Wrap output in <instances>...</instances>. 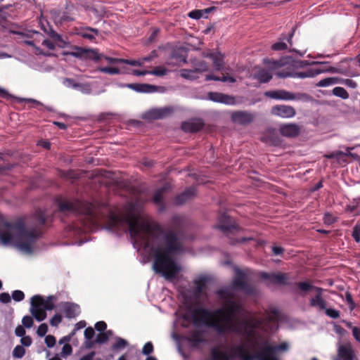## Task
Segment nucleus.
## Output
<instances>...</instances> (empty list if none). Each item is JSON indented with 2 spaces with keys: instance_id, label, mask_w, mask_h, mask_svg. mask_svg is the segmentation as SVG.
Returning a JSON list of instances; mask_svg holds the SVG:
<instances>
[{
  "instance_id": "obj_1",
  "label": "nucleus",
  "mask_w": 360,
  "mask_h": 360,
  "mask_svg": "<svg viewBox=\"0 0 360 360\" xmlns=\"http://www.w3.org/2000/svg\"><path fill=\"white\" fill-rule=\"evenodd\" d=\"M59 210L85 216L89 226L100 223L112 231H129L135 248H143L154 255L153 269L165 279L172 281L181 271V266L173 256L179 252L181 244L172 230L164 233L162 227L153 220L140 214L133 203L126 207V213L120 214L107 202H89L79 200H57Z\"/></svg>"
},
{
  "instance_id": "obj_2",
  "label": "nucleus",
  "mask_w": 360,
  "mask_h": 360,
  "mask_svg": "<svg viewBox=\"0 0 360 360\" xmlns=\"http://www.w3.org/2000/svg\"><path fill=\"white\" fill-rule=\"evenodd\" d=\"M195 326H206L219 335L235 333L245 338H253L255 330L262 328L266 331L277 328L278 309L273 308L267 311L265 319L249 317V313L242 305L231 300L224 307L210 310L202 307L194 309L191 314Z\"/></svg>"
},
{
  "instance_id": "obj_3",
  "label": "nucleus",
  "mask_w": 360,
  "mask_h": 360,
  "mask_svg": "<svg viewBox=\"0 0 360 360\" xmlns=\"http://www.w3.org/2000/svg\"><path fill=\"white\" fill-rule=\"evenodd\" d=\"M279 316L277 322V328L273 331H266L262 328L259 330L266 333H274L278 328V322L281 319V313L278 311ZM257 330H255V335L253 338H247L248 340L245 342L236 345L231 348V354L220 351L217 348H212L211 355L213 360H279L277 354L278 352H286L289 349V345L283 342L278 345H270L268 342H264L259 345V350L255 352L257 341L255 340L257 337Z\"/></svg>"
},
{
  "instance_id": "obj_4",
  "label": "nucleus",
  "mask_w": 360,
  "mask_h": 360,
  "mask_svg": "<svg viewBox=\"0 0 360 360\" xmlns=\"http://www.w3.org/2000/svg\"><path fill=\"white\" fill-rule=\"evenodd\" d=\"M39 236L36 230L27 229L21 219L13 224L0 219V240L4 245H13L19 250L30 254Z\"/></svg>"
},
{
  "instance_id": "obj_5",
  "label": "nucleus",
  "mask_w": 360,
  "mask_h": 360,
  "mask_svg": "<svg viewBox=\"0 0 360 360\" xmlns=\"http://www.w3.org/2000/svg\"><path fill=\"white\" fill-rule=\"evenodd\" d=\"M234 270L235 276L233 278L231 286L219 289L216 292L219 297L223 300L226 304H228L229 302L231 300L235 301L233 300V289L240 290L246 295H254L257 291L256 288L250 285L247 281L248 273V269L242 270L236 267Z\"/></svg>"
},
{
  "instance_id": "obj_6",
  "label": "nucleus",
  "mask_w": 360,
  "mask_h": 360,
  "mask_svg": "<svg viewBox=\"0 0 360 360\" xmlns=\"http://www.w3.org/2000/svg\"><path fill=\"white\" fill-rule=\"evenodd\" d=\"M264 96L275 100L293 101L301 99L305 97L306 94H294L284 89H278L266 91Z\"/></svg>"
},
{
  "instance_id": "obj_7",
  "label": "nucleus",
  "mask_w": 360,
  "mask_h": 360,
  "mask_svg": "<svg viewBox=\"0 0 360 360\" xmlns=\"http://www.w3.org/2000/svg\"><path fill=\"white\" fill-rule=\"evenodd\" d=\"M261 278L266 281V285H288V276L287 274L284 273H259Z\"/></svg>"
},
{
  "instance_id": "obj_8",
  "label": "nucleus",
  "mask_w": 360,
  "mask_h": 360,
  "mask_svg": "<svg viewBox=\"0 0 360 360\" xmlns=\"http://www.w3.org/2000/svg\"><path fill=\"white\" fill-rule=\"evenodd\" d=\"M271 113L282 118H292L296 115V111L290 105H276L271 108Z\"/></svg>"
},
{
  "instance_id": "obj_9",
  "label": "nucleus",
  "mask_w": 360,
  "mask_h": 360,
  "mask_svg": "<svg viewBox=\"0 0 360 360\" xmlns=\"http://www.w3.org/2000/svg\"><path fill=\"white\" fill-rule=\"evenodd\" d=\"M355 353L351 343L347 342L339 345L338 347V355L334 360H354Z\"/></svg>"
},
{
  "instance_id": "obj_10",
  "label": "nucleus",
  "mask_w": 360,
  "mask_h": 360,
  "mask_svg": "<svg viewBox=\"0 0 360 360\" xmlns=\"http://www.w3.org/2000/svg\"><path fill=\"white\" fill-rule=\"evenodd\" d=\"M264 63L268 65L271 69L276 70V75L279 78H286V77H292V76H288L287 75H292L293 71L290 70L289 68H285L283 69H280L283 64L281 61L278 60H271L268 58L264 59Z\"/></svg>"
},
{
  "instance_id": "obj_11",
  "label": "nucleus",
  "mask_w": 360,
  "mask_h": 360,
  "mask_svg": "<svg viewBox=\"0 0 360 360\" xmlns=\"http://www.w3.org/2000/svg\"><path fill=\"white\" fill-rule=\"evenodd\" d=\"M56 297L53 295L49 296L44 300L41 295H34L31 298V305H34V302H37L45 311H51L55 308V302Z\"/></svg>"
},
{
  "instance_id": "obj_12",
  "label": "nucleus",
  "mask_w": 360,
  "mask_h": 360,
  "mask_svg": "<svg viewBox=\"0 0 360 360\" xmlns=\"http://www.w3.org/2000/svg\"><path fill=\"white\" fill-rule=\"evenodd\" d=\"M119 86L120 87H127L136 92L147 94L156 92L159 89V86L148 84H121Z\"/></svg>"
},
{
  "instance_id": "obj_13",
  "label": "nucleus",
  "mask_w": 360,
  "mask_h": 360,
  "mask_svg": "<svg viewBox=\"0 0 360 360\" xmlns=\"http://www.w3.org/2000/svg\"><path fill=\"white\" fill-rule=\"evenodd\" d=\"M219 222L220 224L216 225L215 228L221 230L227 235L234 233L235 231L238 230V226L236 224H232L229 217L226 214H223L219 217Z\"/></svg>"
},
{
  "instance_id": "obj_14",
  "label": "nucleus",
  "mask_w": 360,
  "mask_h": 360,
  "mask_svg": "<svg viewBox=\"0 0 360 360\" xmlns=\"http://www.w3.org/2000/svg\"><path fill=\"white\" fill-rule=\"evenodd\" d=\"M255 118L254 114L247 111L235 112L231 115L233 122L242 125H246L251 123Z\"/></svg>"
},
{
  "instance_id": "obj_15",
  "label": "nucleus",
  "mask_w": 360,
  "mask_h": 360,
  "mask_svg": "<svg viewBox=\"0 0 360 360\" xmlns=\"http://www.w3.org/2000/svg\"><path fill=\"white\" fill-rule=\"evenodd\" d=\"M207 97L210 101L217 103H221L226 105H234L236 100L233 96L224 94L218 92H210L207 94Z\"/></svg>"
},
{
  "instance_id": "obj_16",
  "label": "nucleus",
  "mask_w": 360,
  "mask_h": 360,
  "mask_svg": "<svg viewBox=\"0 0 360 360\" xmlns=\"http://www.w3.org/2000/svg\"><path fill=\"white\" fill-rule=\"evenodd\" d=\"M279 131L283 136L293 138L300 134V127L295 123L286 124L280 126Z\"/></svg>"
},
{
  "instance_id": "obj_17",
  "label": "nucleus",
  "mask_w": 360,
  "mask_h": 360,
  "mask_svg": "<svg viewBox=\"0 0 360 360\" xmlns=\"http://www.w3.org/2000/svg\"><path fill=\"white\" fill-rule=\"evenodd\" d=\"M204 126V122L201 119H193L184 122L181 124V129L185 132H197Z\"/></svg>"
},
{
  "instance_id": "obj_18",
  "label": "nucleus",
  "mask_w": 360,
  "mask_h": 360,
  "mask_svg": "<svg viewBox=\"0 0 360 360\" xmlns=\"http://www.w3.org/2000/svg\"><path fill=\"white\" fill-rule=\"evenodd\" d=\"M324 70L320 68H309L304 71L300 72H295L293 71L292 75H288V76H292V78H310L314 77L316 75L323 72Z\"/></svg>"
},
{
  "instance_id": "obj_19",
  "label": "nucleus",
  "mask_w": 360,
  "mask_h": 360,
  "mask_svg": "<svg viewBox=\"0 0 360 360\" xmlns=\"http://www.w3.org/2000/svg\"><path fill=\"white\" fill-rule=\"evenodd\" d=\"M195 195V190L194 187L186 188L183 193L178 195L174 199V203L177 205L184 204L188 200L192 198Z\"/></svg>"
},
{
  "instance_id": "obj_20",
  "label": "nucleus",
  "mask_w": 360,
  "mask_h": 360,
  "mask_svg": "<svg viewBox=\"0 0 360 360\" xmlns=\"http://www.w3.org/2000/svg\"><path fill=\"white\" fill-rule=\"evenodd\" d=\"M63 307L65 316L69 319L75 318L80 313L79 306L74 303L65 302Z\"/></svg>"
},
{
  "instance_id": "obj_21",
  "label": "nucleus",
  "mask_w": 360,
  "mask_h": 360,
  "mask_svg": "<svg viewBox=\"0 0 360 360\" xmlns=\"http://www.w3.org/2000/svg\"><path fill=\"white\" fill-rule=\"evenodd\" d=\"M209 280L210 277L206 275H201L194 280V294L196 296H200L201 295Z\"/></svg>"
},
{
  "instance_id": "obj_22",
  "label": "nucleus",
  "mask_w": 360,
  "mask_h": 360,
  "mask_svg": "<svg viewBox=\"0 0 360 360\" xmlns=\"http://www.w3.org/2000/svg\"><path fill=\"white\" fill-rule=\"evenodd\" d=\"M30 312L37 321H42L46 318L45 309L37 302H34V305H31Z\"/></svg>"
},
{
  "instance_id": "obj_23",
  "label": "nucleus",
  "mask_w": 360,
  "mask_h": 360,
  "mask_svg": "<svg viewBox=\"0 0 360 360\" xmlns=\"http://www.w3.org/2000/svg\"><path fill=\"white\" fill-rule=\"evenodd\" d=\"M54 20L60 24L65 22L73 21L74 17L68 11H54L53 14Z\"/></svg>"
},
{
  "instance_id": "obj_24",
  "label": "nucleus",
  "mask_w": 360,
  "mask_h": 360,
  "mask_svg": "<svg viewBox=\"0 0 360 360\" xmlns=\"http://www.w3.org/2000/svg\"><path fill=\"white\" fill-rule=\"evenodd\" d=\"M98 30L90 27L81 28L78 32V34L80 35L82 37L89 39L90 41L94 40L96 37L98 36Z\"/></svg>"
},
{
  "instance_id": "obj_25",
  "label": "nucleus",
  "mask_w": 360,
  "mask_h": 360,
  "mask_svg": "<svg viewBox=\"0 0 360 360\" xmlns=\"http://www.w3.org/2000/svg\"><path fill=\"white\" fill-rule=\"evenodd\" d=\"M295 32V29H292V31L288 34L287 37L283 38L282 41H277L274 43L271 46V49L274 51H283L286 50L288 49L287 44L283 41L284 40H286L290 45L292 44V38L293 37Z\"/></svg>"
},
{
  "instance_id": "obj_26",
  "label": "nucleus",
  "mask_w": 360,
  "mask_h": 360,
  "mask_svg": "<svg viewBox=\"0 0 360 360\" xmlns=\"http://www.w3.org/2000/svg\"><path fill=\"white\" fill-rule=\"evenodd\" d=\"M253 78L259 80L261 83H266L271 79L272 75L269 70L260 68L254 74Z\"/></svg>"
},
{
  "instance_id": "obj_27",
  "label": "nucleus",
  "mask_w": 360,
  "mask_h": 360,
  "mask_svg": "<svg viewBox=\"0 0 360 360\" xmlns=\"http://www.w3.org/2000/svg\"><path fill=\"white\" fill-rule=\"evenodd\" d=\"M214 9V7H210L202 10H193L189 12L188 15L192 19L199 20L201 18H207V14H209Z\"/></svg>"
},
{
  "instance_id": "obj_28",
  "label": "nucleus",
  "mask_w": 360,
  "mask_h": 360,
  "mask_svg": "<svg viewBox=\"0 0 360 360\" xmlns=\"http://www.w3.org/2000/svg\"><path fill=\"white\" fill-rule=\"evenodd\" d=\"M103 55L99 53L96 49H85L84 60L89 59L97 62L103 58Z\"/></svg>"
},
{
  "instance_id": "obj_29",
  "label": "nucleus",
  "mask_w": 360,
  "mask_h": 360,
  "mask_svg": "<svg viewBox=\"0 0 360 360\" xmlns=\"http://www.w3.org/2000/svg\"><path fill=\"white\" fill-rule=\"evenodd\" d=\"M341 83V78L338 77H326L321 79L317 84L316 86L319 87H327L333 86L334 84Z\"/></svg>"
},
{
  "instance_id": "obj_30",
  "label": "nucleus",
  "mask_w": 360,
  "mask_h": 360,
  "mask_svg": "<svg viewBox=\"0 0 360 360\" xmlns=\"http://www.w3.org/2000/svg\"><path fill=\"white\" fill-rule=\"evenodd\" d=\"M209 57L212 59L213 65L216 70L219 71L223 70L224 66L223 56L219 53H210Z\"/></svg>"
},
{
  "instance_id": "obj_31",
  "label": "nucleus",
  "mask_w": 360,
  "mask_h": 360,
  "mask_svg": "<svg viewBox=\"0 0 360 360\" xmlns=\"http://www.w3.org/2000/svg\"><path fill=\"white\" fill-rule=\"evenodd\" d=\"M191 63L194 67L193 70H195V73L207 72L209 70L207 63L204 60L191 59Z\"/></svg>"
},
{
  "instance_id": "obj_32",
  "label": "nucleus",
  "mask_w": 360,
  "mask_h": 360,
  "mask_svg": "<svg viewBox=\"0 0 360 360\" xmlns=\"http://www.w3.org/2000/svg\"><path fill=\"white\" fill-rule=\"evenodd\" d=\"M310 305L313 307H318L321 310L326 309V301L322 296L316 295L310 300Z\"/></svg>"
},
{
  "instance_id": "obj_33",
  "label": "nucleus",
  "mask_w": 360,
  "mask_h": 360,
  "mask_svg": "<svg viewBox=\"0 0 360 360\" xmlns=\"http://www.w3.org/2000/svg\"><path fill=\"white\" fill-rule=\"evenodd\" d=\"M85 54V49L78 46H75L72 51H66L63 53L65 56H72L73 57L84 59Z\"/></svg>"
},
{
  "instance_id": "obj_34",
  "label": "nucleus",
  "mask_w": 360,
  "mask_h": 360,
  "mask_svg": "<svg viewBox=\"0 0 360 360\" xmlns=\"http://www.w3.org/2000/svg\"><path fill=\"white\" fill-rule=\"evenodd\" d=\"M129 345V342L124 338L120 337L115 338V342L112 346L113 351H120L124 349Z\"/></svg>"
},
{
  "instance_id": "obj_35",
  "label": "nucleus",
  "mask_w": 360,
  "mask_h": 360,
  "mask_svg": "<svg viewBox=\"0 0 360 360\" xmlns=\"http://www.w3.org/2000/svg\"><path fill=\"white\" fill-rule=\"evenodd\" d=\"M205 80L206 81H210V80L221 81L223 82H229L230 83L236 82V79L233 77L223 76V77H220L214 76V75H211V74L206 75Z\"/></svg>"
},
{
  "instance_id": "obj_36",
  "label": "nucleus",
  "mask_w": 360,
  "mask_h": 360,
  "mask_svg": "<svg viewBox=\"0 0 360 360\" xmlns=\"http://www.w3.org/2000/svg\"><path fill=\"white\" fill-rule=\"evenodd\" d=\"M188 340L194 345H198L203 342L202 334L199 331H192L189 333Z\"/></svg>"
},
{
  "instance_id": "obj_37",
  "label": "nucleus",
  "mask_w": 360,
  "mask_h": 360,
  "mask_svg": "<svg viewBox=\"0 0 360 360\" xmlns=\"http://www.w3.org/2000/svg\"><path fill=\"white\" fill-rule=\"evenodd\" d=\"M352 149V148L347 147L346 150L347 151V153H344L342 151L333 152L330 154L325 155L324 157H326L328 159L339 158L340 156H345V155L354 157V154L349 153V150Z\"/></svg>"
},
{
  "instance_id": "obj_38",
  "label": "nucleus",
  "mask_w": 360,
  "mask_h": 360,
  "mask_svg": "<svg viewBox=\"0 0 360 360\" xmlns=\"http://www.w3.org/2000/svg\"><path fill=\"white\" fill-rule=\"evenodd\" d=\"M180 75L183 78L189 80H195L198 78V77L195 75V70H193L182 69L180 70Z\"/></svg>"
},
{
  "instance_id": "obj_39",
  "label": "nucleus",
  "mask_w": 360,
  "mask_h": 360,
  "mask_svg": "<svg viewBox=\"0 0 360 360\" xmlns=\"http://www.w3.org/2000/svg\"><path fill=\"white\" fill-rule=\"evenodd\" d=\"M165 191L166 188L162 187L155 192L153 200L155 204L162 205L163 194Z\"/></svg>"
},
{
  "instance_id": "obj_40",
  "label": "nucleus",
  "mask_w": 360,
  "mask_h": 360,
  "mask_svg": "<svg viewBox=\"0 0 360 360\" xmlns=\"http://www.w3.org/2000/svg\"><path fill=\"white\" fill-rule=\"evenodd\" d=\"M333 94L335 96L340 97L342 99H347L349 98V94L343 87H340V86L335 87L333 89Z\"/></svg>"
},
{
  "instance_id": "obj_41",
  "label": "nucleus",
  "mask_w": 360,
  "mask_h": 360,
  "mask_svg": "<svg viewBox=\"0 0 360 360\" xmlns=\"http://www.w3.org/2000/svg\"><path fill=\"white\" fill-rule=\"evenodd\" d=\"M143 117L146 120H159V113L158 108H153L146 112Z\"/></svg>"
},
{
  "instance_id": "obj_42",
  "label": "nucleus",
  "mask_w": 360,
  "mask_h": 360,
  "mask_svg": "<svg viewBox=\"0 0 360 360\" xmlns=\"http://www.w3.org/2000/svg\"><path fill=\"white\" fill-rule=\"evenodd\" d=\"M97 70L109 75H118L120 73L119 68L113 67H100Z\"/></svg>"
},
{
  "instance_id": "obj_43",
  "label": "nucleus",
  "mask_w": 360,
  "mask_h": 360,
  "mask_svg": "<svg viewBox=\"0 0 360 360\" xmlns=\"http://www.w3.org/2000/svg\"><path fill=\"white\" fill-rule=\"evenodd\" d=\"M160 119L168 117L173 112V108L171 107H163L158 108Z\"/></svg>"
},
{
  "instance_id": "obj_44",
  "label": "nucleus",
  "mask_w": 360,
  "mask_h": 360,
  "mask_svg": "<svg viewBox=\"0 0 360 360\" xmlns=\"http://www.w3.org/2000/svg\"><path fill=\"white\" fill-rule=\"evenodd\" d=\"M25 354V349L21 345H17L13 350V356L17 359H21Z\"/></svg>"
},
{
  "instance_id": "obj_45",
  "label": "nucleus",
  "mask_w": 360,
  "mask_h": 360,
  "mask_svg": "<svg viewBox=\"0 0 360 360\" xmlns=\"http://www.w3.org/2000/svg\"><path fill=\"white\" fill-rule=\"evenodd\" d=\"M76 90H77L83 94H89L91 92V85L88 83H79V82Z\"/></svg>"
},
{
  "instance_id": "obj_46",
  "label": "nucleus",
  "mask_w": 360,
  "mask_h": 360,
  "mask_svg": "<svg viewBox=\"0 0 360 360\" xmlns=\"http://www.w3.org/2000/svg\"><path fill=\"white\" fill-rule=\"evenodd\" d=\"M35 218L41 225L44 224L46 221V215L41 210H38L36 211Z\"/></svg>"
},
{
  "instance_id": "obj_47",
  "label": "nucleus",
  "mask_w": 360,
  "mask_h": 360,
  "mask_svg": "<svg viewBox=\"0 0 360 360\" xmlns=\"http://www.w3.org/2000/svg\"><path fill=\"white\" fill-rule=\"evenodd\" d=\"M153 350L154 347L153 343L151 342H148L143 345L141 352L144 355L149 356L153 352Z\"/></svg>"
},
{
  "instance_id": "obj_48",
  "label": "nucleus",
  "mask_w": 360,
  "mask_h": 360,
  "mask_svg": "<svg viewBox=\"0 0 360 360\" xmlns=\"http://www.w3.org/2000/svg\"><path fill=\"white\" fill-rule=\"evenodd\" d=\"M167 73V70L163 67H156L153 70L150 71V75L155 76H164Z\"/></svg>"
},
{
  "instance_id": "obj_49",
  "label": "nucleus",
  "mask_w": 360,
  "mask_h": 360,
  "mask_svg": "<svg viewBox=\"0 0 360 360\" xmlns=\"http://www.w3.org/2000/svg\"><path fill=\"white\" fill-rule=\"evenodd\" d=\"M12 299L15 302H20L24 300L25 294L22 291L19 290H15L12 292Z\"/></svg>"
},
{
  "instance_id": "obj_50",
  "label": "nucleus",
  "mask_w": 360,
  "mask_h": 360,
  "mask_svg": "<svg viewBox=\"0 0 360 360\" xmlns=\"http://www.w3.org/2000/svg\"><path fill=\"white\" fill-rule=\"evenodd\" d=\"M78 84L79 82H77L74 79L71 78H66L63 81V84L65 86L73 89H77Z\"/></svg>"
},
{
  "instance_id": "obj_51",
  "label": "nucleus",
  "mask_w": 360,
  "mask_h": 360,
  "mask_svg": "<svg viewBox=\"0 0 360 360\" xmlns=\"http://www.w3.org/2000/svg\"><path fill=\"white\" fill-rule=\"evenodd\" d=\"M352 236L356 243L360 242V224H356L354 226Z\"/></svg>"
},
{
  "instance_id": "obj_52",
  "label": "nucleus",
  "mask_w": 360,
  "mask_h": 360,
  "mask_svg": "<svg viewBox=\"0 0 360 360\" xmlns=\"http://www.w3.org/2000/svg\"><path fill=\"white\" fill-rule=\"evenodd\" d=\"M50 36L56 42L60 43V46H62V44H65V41L63 40V37L60 34L56 32L55 31H52L50 33Z\"/></svg>"
},
{
  "instance_id": "obj_53",
  "label": "nucleus",
  "mask_w": 360,
  "mask_h": 360,
  "mask_svg": "<svg viewBox=\"0 0 360 360\" xmlns=\"http://www.w3.org/2000/svg\"><path fill=\"white\" fill-rule=\"evenodd\" d=\"M62 321V316L56 314L50 320V324L52 326L57 327Z\"/></svg>"
},
{
  "instance_id": "obj_54",
  "label": "nucleus",
  "mask_w": 360,
  "mask_h": 360,
  "mask_svg": "<svg viewBox=\"0 0 360 360\" xmlns=\"http://www.w3.org/2000/svg\"><path fill=\"white\" fill-rule=\"evenodd\" d=\"M48 331V326L46 323H41L39 326L37 333L39 337H44Z\"/></svg>"
},
{
  "instance_id": "obj_55",
  "label": "nucleus",
  "mask_w": 360,
  "mask_h": 360,
  "mask_svg": "<svg viewBox=\"0 0 360 360\" xmlns=\"http://www.w3.org/2000/svg\"><path fill=\"white\" fill-rule=\"evenodd\" d=\"M326 314L330 318L337 319L340 316V311L332 308L325 309Z\"/></svg>"
},
{
  "instance_id": "obj_56",
  "label": "nucleus",
  "mask_w": 360,
  "mask_h": 360,
  "mask_svg": "<svg viewBox=\"0 0 360 360\" xmlns=\"http://www.w3.org/2000/svg\"><path fill=\"white\" fill-rule=\"evenodd\" d=\"M22 323L24 327L30 328L33 326V319L30 316H25L22 319Z\"/></svg>"
},
{
  "instance_id": "obj_57",
  "label": "nucleus",
  "mask_w": 360,
  "mask_h": 360,
  "mask_svg": "<svg viewBox=\"0 0 360 360\" xmlns=\"http://www.w3.org/2000/svg\"><path fill=\"white\" fill-rule=\"evenodd\" d=\"M56 338L53 335H49L45 337L44 342L48 347H53L56 344Z\"/></svg>"
},
{
  "instance_id": "obj_58",
  "label": "nucleus",
  "mask_w": 360,
  "mask_h": 360,
  "mask_svg": "<svg viewBox=\"0 0 360 360\" xmlns=\"http://www.w3.org/2000/svg\"><path fill=\"white\" fill-rule=\"evenodd\" d=\"M72 352V348L70 345L69 344H65L62 348L61 351V356H67L68 355H70Z\"/></svg>"
},
{
  "instance_id": "obj_59",
  "label": "nucleus",
  "mask_w": 360,
  "mask_h": 360,
  "mask_svg": "<svg viewBox=\"0 0 360 360\" xmlns=\"http://www.w3.org/2000/svg\"><path fill=\"white\" fill-rule=\"evenodd\" d=\"M122 63L129 65L131 66H141L143 64V62L139 60H128L123 59Z\"/></svg>"
},
{
  "instance_id": "obj_60",
  "label": "nucleus",
  "mask_w": 360,
  "mask_h": 360,
  "mask_svg": "<svg viewBox=\"0 0 360 360\" xmlns=\"http://www.w3.org/2000/svg\"><path fill=\"white\" fill-rule=\"evenodd\" d=\"M299 288L302 291H308L314 288V285H311L309 282H300L297 284Z\"/></svg>"
},
{
  "instance_id": "obj_61",
  "label": "nucleus",
  "mask_w": 360,
  "mask_h": 360,
  "mask_svg": "<svg viewBox=\"0 0 360 360\" xmlns=\"http://www.w3.org/2000/svg\"><path fill=\"white\" fill-rule=\"evenodd\" d=\"M340 84H343L345 86H347L349 88H352V89H355L357 86L356 83L351 79H342L341 78Z\"/></svg>"
},
{
  "instance_id": "obj_62",
  "label": "nucleus",
  "mask_w": 360,
  "mask_h": 360,
  "mask_svg": "<svg viewBox=\"0 0 360 360\" xmlns=\"http://www.w3.org/2000/svg\"><path fill=\"white\" fill-rule=\"evenodd\" d=\"M20 343L22 347H30L32 343V340L29 335H25L21 337Z\"/></svg>"
},
{
  "instance_id": "obj_63",
  "label": "nucleus",
  "mask_w": 360,
  "mask_h": 360,
  "mask_svg": "<svg viewBox=\"0 0 360 360\" xmlns=\"http://www.w3.org/2000/svg\"><path fill=\"white\" fill-rule=\"evenodd\" d=\"M95 332L91 327H88L84 330V337L86 340H91L94 336Z\"/></svg>"
},
{
  "instance_id": "obj_64",
  "label": "nucleus",
  "mask_w": 360,
  "mask_h": 360,
  "mask_svg": "<svg viewBox=\"0 0 360 360\" xmlns=\"http://www.w3.org/2000/svg\"><path fill=\"white\" fill-rule=\"evenodd\" d=\"M323 221L326 224L330 225L335 221V218L329 213L324 214Z\"/></svg>"
}]
</instances>
